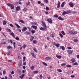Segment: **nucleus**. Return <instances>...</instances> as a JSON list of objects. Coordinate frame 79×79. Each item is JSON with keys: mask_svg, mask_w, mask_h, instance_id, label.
Masks as SVG:
<instances>
[{"mask_svg": "<svg viewBox=\"0 0 79 79\" xmlns=\"http://www.w3.org/2000/svg\"><path fill=\"white\" fill-rule=\"evenodd\" d=\"M53 45H54L55 46H56V47L57 48H58V47H60V44H56V43H55V42H53Z\"/></svg>", "mask_w": 79, "mask_h": 79, "instance_id": "3", "label": "nucleus"}, {"mask_svg": "<svg viewBox=\"0 0 79 79\" xmlns=\"http://www.w3.org/2000/svg\"><path fill=\"white\" fill-rule=\"evenodd\" d=\"M66 14H69V13H70V10H68L66 12Z\"/></svg>", "mask_w": 79, "mask_h": 79, "instance_id": "46", "label": "nucleus"}, {"mask_svg": "<svg viewBox=\"0 0 79 79\" xmlns=\"http://www.w3.org/2000/svg\"><path fill=\"white\" fill-rule=\"evenodd\" d=\"M15 26H17V27H18V28H21V27H20V26H19V25H18V24L16 23H15Z\"/></svg>", "mask_w": 79, "mask_h": 79, "instance_id": "22", "label": "nucleus"}, {"mask_svg": "<svg viewBox=\"0 0 79 79\" xmlns=\"http://www.w3.org/2000/svg\"><path fill=\"white\" fill-rule=\"evenodd\" d=\"M66 14V11H64L62 14L63 15H64Z\"/></svg>", "mask_w": 79, "mask_h": 79, "instance_id": "34", "label": "nucleus"}, {"mask_svg": "<svg viewBox=\"0 0 79 79\" xmlns=\"http://www.w3.org/2000/svg\"><path fill=\"white\" fill-rule=\"evenodd\" d=\"M19 22H20V23H23V24H25V23H24V20H19Z\"/></svg>", "mask_w": 79, "mask_h": 79, "instance_id": "17", "label": "nucleus"}, {"mask_svg": "<svg viewBox=\"0 0 79 79\" xmlns=\"http://www.w3.org/2000/svg\"><path fill=\"white\" fill-rule=\"evenodd\" d=\"M27 30V27H24L23 28V29L22 30V32H24V31H26Z\"/></svg>", "mask_w": 79, "mask_h": 79, "instance_id": "11", "label": "nucleus"}, {"mask_svg": "<svg viewBox=\"0 0 79 79\" xmlns=\"http://www.w3.org/2000/svg\"><path fill=\"white\" fill-rule=\"evenodd\" d=\"M1 44H4V45H6V42H3L1 43Z\"/></svg>", "mask_w": 79, "mask_h": 79, "instance_id": "58", "label": "nucleus"}, {"mask_svg": "<svg viewBox=\"0 0 79 79\" xmlns=\"http://www.w3.org/2000/svg\"><path fill=\"white\" fill-rule=\"evenodd\" d=\"M46 60H50L51 59V57H47L45 58Z\"/></svg>", "mask_w": 79, "mask_h": 79, "instance_id": "40", "label": "nucleus"}, {"mask_svg": "<svg viewBox=\"0 0 79 79\" xmlns=\"http://www.w3.org/2000/svg\"><path fill=\"white\" fill-rule=\"evenodd\" d=\"M24 34H26V35H30V33L27 32V31L25 32Z\"/></svg>", "mask_w": 79, "mask_h": 79, "instance_id": "16", "label": "nucleus"}, {"mask_svg": "<svg viewBox=\"0 0 79 79\" xmlns=\"http://www.w3.org/2000/svg\"><path fill=\"white\" fill-rule=\"evenodd\" d=\"M9 77L11 78V79H13V77H12V76L11 75V74H9Z\"/></svg>", "mask_w": 79, "mask_h": 79, "instance_id": "53", "label": "nucleus"}, {"mask_svg": "<svg viewBox=\"0 0 79 79\" xmlns=\"http://www.w3.org/2000/svg\"><path fill=\"white\" fill-rule=\"evenodd\" d=\"M27 28H28V29L29 30V31H31V27H27Z\"/></svg>", "mask_w": 79, "mask_h": 79, "instance_id": "42", "label": "nucleus"}, {"mask_svg": "<svg viewBox=\"0 0 79 79\" xmlns=\"http://www.w3.org/2000/svg\"><path fill=\"white\" fill-rule=\"evenodd\" d=\"M66 67L67 68H71V67H72V66H71V65H67Z\"/></svg>", "mask_w": 79, "mask_h": 79, "instance_id": "29", "label": "nucleus"}, {"mask_svg": "<svg viewBox=\"0 0 79 79\" xmlns=\"http://www.w3.org/2000/svg\"><path fill=\"white\" fill-rule=\"evenodd\" d=\"M10 35H12V36L14 38H15V34H14V33L13 32H10Z\"/></svg>", "mask_w": 79, "mask_h": 79, "instance_id": "10", "label": "nucleus"}, {"mask_svg": "<svg viewBox=\"0 0 79 79\" xmlns=\"http://www.w3.org/2000/svg\"><path fill=\"white\" fill-rule=\"evenodd\" d=\"M31 24L32 25H37V23H33V22H32L31 23Z\"/></svg>", "mask_w": 79, "mask_h": 79, "instance_id": "31", "label": "nucleus"}, {"mask_svg": "<svg viewBox=\"0 0 79 79\" xmlns=\"http://www.w3.org/2000/svg\"><path fill=\"white\" fill-rule=\"evenodd\" d=\"M59 35L60 36V37L61 38H63V35L62 34H59Z\"/></svg>", "mask_w": 79, "mask_h": 79, "instance_id": "36", "label": "nucleus"}, {"mask_svg": "<svg viewBox=\"0 0 79 79\" xmlns=\"http://www.w3.org/2000/svg\"><path fill=\"white\" fill-rule=\"evenodd\" d=\"M78 41V40H77V39H74L73 40V41L74 42H77Z\"/></svg>", "mask_w": 79, "mask_h": 79, "instance_id": "41", "label": "nucleus"}, {"mask_svg": "<svg viewBox=\"0 0 79 79\" xmlns=\"http://www.w3.org/2000/svg\"><path fill=\"white\" fill-rule=\"evenodd\" d=\"M5 74H6V71H3V75H5Z\"/></svg>", "mask_w": 79, "mask_h": 79, "instance_id": "59", "label": "nucleus"}, {"mask_svg": "<svg viewBox=\"0 0 79 79\" xmlns=\"http://www.w3.org/2000/svg\"><path fill=\"white\" fill-rule=\"evenodd\" d=\"M66 65V64L65 63H64L63 64H61V66H64Z\"/></svg>", "mask_w": 79, "mask_h": 79, "instance_id": "38", "label": "nucleus"}, {"mask_svg": "<svg viewBox=\"0 0 79 79\" xmlns=\"http://www.w3.org/2000/svg\"><path fill=\"white\" fill-rule=\"evenodd\" d=\"M58 19L59 20H64V19L60 17H59L58 18Z\"/></svg>", "mask_w": 79, "mask_h": 79, "instance_id": "23", "label": "nucleus"}, {"mask_svg": "<svg viewBox=\"0 0 79 79\" xmlns=\"http://www.w3.org/2000/svg\"><path fill=\"white\" fill-rule=\"evenodd\" d=\"M67 52L69 55H71L73 52V50H68L67 51Z\"/></svg>", "mask_w": 79, "mask_h": 79, "instance_id": "8", "label": "nucleus"}, {"mask_svg": "<svg viewBox=\"0 0 79 79\" xmlns=\"http://www.w3.org/2000/svg\"><path fill=\"white\" fill-rule=\"evenodd\" d=\"M35 68V67H34V66H32L31 68V70H33V69H34V68Z\"/></svg>", "mask_w": 79, "mask_h": 79, "instance_id": "30", "label": "nucleus"}, {"mask_svg": "<svg viewBox=\"0 0 79 79\" xmlns=\"http://www.w3.org/2000/svg\"><path fill=\"white\" fill-rule=\"evenodd\" d=\"M31 55H32L33 57V58H35V54H34V53H31Z\"/></svg>", "mask_w": 79, "mask_h": 79, "instance_id": "20", "label": "nucleus"}, {"mask_svg": "<svg viewBox=\"0 0 79 79\" xmlns=\"http://www.w3.org/2000/svg\"><path fill=\"white\" fill-rule=\"evenodd\" d=\"M11 48H12V47L11 46H8L7 47V49H8V50H10Z\"/></svg>", "mask_w": 79, "mask_h": 79, "instance_id": "32", "label": "nucleus"}, {"mask_svg": "<svg viewBox=\"0 0 79 79\" xmlns=\"http://www.w3.org/2000/svg\"><path fill=\"white\" fill-rule=\"evenodd\" d=\"M50 36L51 37H52V38H53V37H54V35H53V34L51 35Z\"/></svg>", "mask_w": 79, "mask_h": 79, "instance_id": "57", "label": "nucleus"}, {"mask_svg": "<svg viewBox=\"0 0 79 79\" xmlns=\"http://www.w3.org/2000/svg\"><path fill=\"white\" fill-rule=\"evenodd\" d=\"M68 50H71L72 49V48L71 47H68Z\"/></svg>", "mask_w": 79, "mask_h": 79, "instance_id": "56", "label": "nucleus"}, {"mask_svg": "<svg viewBox=\"0 0 79 79\" xmlns=\"http://www.w3.org/2000/svg\"><path fill=\"white\" fill-rule=\"evenodd\" d=\"M44 2H45L46 3H47L48 2V0H44Z\"/></svg>", "mask_w": 79, "mask_h": 79, "instance_id": "50", "label": "nucleus"}, {"mask_svg": "<svg viewBox=\"0 0 79 79\" xmlns=\"http://www.w3.org/2000/svg\"><path fill=\"white\" fill-rule=\"evenodd\" d=\"M70 61H72V62L73 63H74V62H75V60H71Z\"/></svg>", "mask_w": 79, "mask_h": 79, "instance_id": "51", "label": "nucleus"}, {"mask_svg": "<svg viewBox=\"0 0 79 79\" xmlns=\"http://www.w3.org/2000/svg\"><path fill=\"white\" fill-rule=\"evenodd\" d=\"M61 33L62 34H63L64 35H65V33H64V32L63 31H62L61 32Z\"/></svg>", "mask_w": 79, "mask_h": 79, "instance_id": "45", "label": "nucleus"}, {"mask_svg": "<svg viewBox=\"0 0 79 79\" xmlns=\"http://www.w3.org/2000/svg\"><path fill=\"white\" fill-rule=\"evenodd\" d=\"M42 26L43 27H41L40 29L41 31H47V25H46V24H45V23L44 22L42 21Z\"/></svg>", "mask_w": 79, "mask_h": 79, "instance_id": "1", "label": "nucleus"}, {"mask_svg": "<svg viewBox=\"0 0 79 79\" xmlns=\"http://www.w3.org/2000/svg\"><path fill=\"white\" fill-rule=\"evenodd\" d=\"M23 66H26V62H24L23 63Z\"/></svg>", "mask_w": 79, "mask_h": 79, "instance_id": "55", "label": "nucleus"}, {"mask_svg": "<svg viewBox=\"0 0 79 79\" xmlns=\"http://www.w3.org/2000/svg\"><path fill=\"white\" fill-rule=\"evenodd\" d=\"M10 27H14V26L13 25V24H10Z\"/></svg>", "mask_w": 79, "mask_h": 79, "instance_id": "52", "label": "nucleus"}, {"mask_svg": "<svg viewBox=\"0 0 79 79\" xmlns=\"http://www.w3.org/2000/svg\"><path fill=\"white\" fill-rule=\"evenodd\" d=\"M65 3V2H63L61 5V7H63L64 6V3Z\"/></svg>", "mask_w": 79, "mask_h": 79, "instance_id": "19", "label": "nucleus"}, {"mask_svg": "<svg viewBox=\"0 0 79 79\" xmlns=\"http://www.w3.org/2000/svg\"><path fill=\"white\" fill-rule=\"evenodd\" d=\"M47 21L49 23H50V24H52V23H53V21L51 19H47Z\"/></svg>", "mask_w": 79, "mask_h": 79, "instance_id": "4", "label": "nucleus"}, {"mask_svg": "<svg viewBox=\"0 0 79 79\" xmlns=\"http://www.w3.org/2000/svg\"><path fill=\"white\" fill-rule=\"evenodd\" d=\"M60 49L62 50L63 51H64L65 50V48L63 46H60Z\"/></svg>", "mask_w": 79, "mask_h": 79, "instance_id": "6", "label": "nucleus"}, {"mask_svg": "<svg viewBox=\"0 0 79 79\" xmlns=\"http://www.w3.org/2000/svg\"><path fill=\"white\" fill-rule=\"evenodd\" d=\"M8 6L10 7L11 9H15V5L11 3H9L7 5Z\"/></svg>", "mask_w": 79, "mask_h": 79, "instance_id": "2", "label": "nucleus"}, {"mask_svg": "<svg viewBox=\"0 0 79 79\" xmlns=\"http://www.w3.org/2000/svg\"><path fill=\"white\" fill-rule=\"evenodd\" d=\"M33 50L34 51V52H36V53H37L38 51H37V49H36L35 48H34Z\"/></svg>", "mask_w": 79, "mask_h": 79, "instance_id": "37", "label": "nucleus"}, {"mask_svg": "<svg viewBox=\"0 0 79 79\" xmlns=\"http://www.w3.org/2000/svg\"><path fill=\"white\" fill-rule=\"evenodd\" d=\"M57 71L59 73H61V72H62V70L60 69H57Z\"/></svg>", "mask_w": 79, "mask_h": 79, "instance_id": "33", "label": "nucleus"}, {"mask_svg": "<svg viewBox=\"0 0 79 79\" xmlns=\"http://www.w3.org/2000/svg\"><path fill=\"white\" fill-rule=\"evenodd\" d=\"M24 76H25V74H23L21 76H20L19 77L20 78H21V79H23V78H24Z\"/></svg>", "mask_w": 79, "mask_h": 79, "instance_id": "13", "label": "nucleus"}, {"mask_svg": "<svg viewBox=\"0 0 79 79\" xmlns=\"http://www.w3.org/2000/svg\"><path fill=\"white\" fill-rule=\"evenodd\" d=\"M17 71L18 73H21V71H20V70H19V69H18L17 70Z\"/></svg>", "mask_w": 79, "mask_h": 79, "instance_id": "60", "label": "nucleus"}, {"mask_svg": "<svg viewBox=\"0 0 79 79\" xmlns=\"http://www.w3.org/2000/svg\"><path fill=\"white\" fill-rule=\"evenodd\" d=\"M46 10H49V8L48 7L46 6Z\"/></svg>", "mask_w": 79, "mask_h": 79, "instance_id": "54", "label": "nucleus"}, {"mask_svg": "<svg viewBox=\"0 0 79 79\" xmlns=\"http://www.w3.org/2000/svg\"><path fill=\"white\" fill-rule=\"evenodd\" d=\"M6 30H7V32H11V30L10 29H9V28L7 29Z\"/></svg>", "mask_w": 79, "mask_h": 79, "instance_id": "26", "label": "nucleus"}, {"mask_svg": "<svg viewBox=\"0 0 79 79\" xmlns=\"http://www.w3.org/2000/svg\"><path fill=\"white\" fill-rule=\"evenodd\" d=\"M15 39L16 40H19V38L18 37H15Z\"/></svg>", "mask_w": 79, "mask_h": 79, "instance_id": "44", "label": "nucleus"}, {"mask_svg": "<svg viewBox=\"0 0 79 79\" xmlns=\"http://www.w3.org/2000/svg\"><path fill=\"white\" fill-rule=\"evenodd\" d=\"M58 5H57V8H59L60 7V2L59 1H58Z\"/></svg>", "mask_w": 79, "mask_h": 79, "instance_id": "15", "label": "nucleus"}, {"mask_svg": "<svg viewBox=\"0 0 79 79\" xmlns=\"http://www.w3.org/2000/svg\"><path fill=\"white\" fill-rule=\"evenodd\" d=\"M69 34H70L71 35H74L73 31H69L68 32Z\"/></svg>", "mask_w": 79, "mask_h": 79, "instance_id": "12", "label": "nucleus"}, {"mask_svg": "<svg viewBox=\"0 0 79 79\" xmlns=\"http://www.w3.org/2000/svg\"><path fill=\"white\" fill-rule=\"evenodd\" d=\"M32 27L33 29H35V30L37 29V27L34 26V25H32L31 26V28Z\"/></svg>", "mask_w": 79, "mask_h": 79, "instance_id": "9", "label": "nucleus"}, {"mask_svg": "<svg viewBox=\"0 0 79 79\" xmlns=\"http://www.w3.org/2000/svg\"><path fill=\"white\" fill-rule=\"evenodd\" d=\"M53 16L54 18H58V15H53Z\"/></svg>", "mask_w": 79, "mask_h": 79, "instance_id": "39", "label": "nucleus"}, {"mask_svg": "<svg viewBox=\"0 0 79 79\" xmlns=\"http://www.w3.org/2000/svg\"><path fill=\"white\" fill-rule=\"evenodd\" d=\"M25 72H26V71H25V70H22V73H24Z\"/></svg>", "mask_w": 79, "mask_h": 79, "instance_id": "63", "label": "nucleus"}, {"mask_svg": "<svg viewBox=\"0 0 79 79\" xmlns=\"http://www.w3.org/2000/svg\"><path fill=\"white\" fill-rule=\"evenodd\" d=\"M31 39H30V41H31V42H32V40H34V36H31Z\"/></svg>", "mask_w": 79, "mask_h": 79, "instance_id": "14", "label": "nucleus"}, {"mask_svg": "<svg viewBox=\"0 0 79 79\" xmlns=\"http://www.w3.org/2000/svg\"><path fill=\"white\" fill-rule=\"evenodd\" d=\"M39 73V72L38 71H34L33 72V73Z\"/></svg>", "mask_w": 79, "mask_h": 79, "instance_id": "47", "label": "nucleus"}, {"mask_svg": "<svg viewBox=\"0 0 79 79\" xmlns=\"http://www.w3.org/2000/svg\"><path fill=\"white\" fill-rule=\"evenodd\" d=\"M21 10V7L20 6H17L15 8L16 11H19Z\"/></svg>", "mask_w": 79, "mask_h": 79, "instance_id": "5", "label": "nucleus"}, {"mask_svg": "<svg viewBox=\"0 0 79 79\" xmlns=\"http://www.w3.org/2000/svg\"><path fill=\"white\" fill-rule=\"evenodd\" d=\"M33 42L34 43V44H37V40H33Z\"/></svg>", "mask_w": 79, "mask_h": 79, "instance_id": "24", "label": "nucleus"}, {"mask_svg": "<svg viewBox=\"0 0 79 79\" xmlns=\"http://www.w3.org/2000/svg\"><path fill=\"white\" fill-rule=\"evenodd\" d=\"M56 57H57V58H59V59H61V58L62 56H60L56 55Z\"/></svg>", "mask_w": 79, "mask_h": 79, "instance_id": "18", "label": "nucleus"}, {"mask_svg": "<svg viewBox=\"0 0 79 79\" xmlns=\"http://www.w3.org/2000/svg\"><path fill=\"white\" fill-rule=\"evenodd\" d=\"M70 77H75V76L74 75H71Z\"/></svg>", "mask_w": 79, "mask_h": 79, "instance_id": "64", "label": "nucleus"}, {"mask_svg": "<svg viewBox=\"0 0 79 79\" xmlns=\"http://www.w3.org/2000/svg\"><path fill=\"white\" fill-rule=\"evenodd\" d=\"M43 64H44V66H48V64H47V63L44 62H42Z\"/></svg>", "mask_w": 79, "mask_h": 79, "instance_id": "27", "label": "nucleus"}, {"mask_svg": "<svg viewBox=\"0 0 79 79\" xmlns=\"http://www.w3.org/2000/svg\"><path fill=\"white\" fill-rule=\"evenodd\" d=\"M10 54H11V52H10V51H9L7 53V55H10Z\"/></svg>", "mask_w": 79, "mask_h": 79, "instance_id": "35", "label": "nucleus"}, {"mask_svg": "<svg viewBox=\"0 0 79 79\" xmlns=\"http://www.w3.org/2000/svg\"><path fill=\"white\" fill-rule=\"evenodd\" d=\"M73 65H78L79 64H78V63H73Z\"/></svg>", "mask_w": 79, "mask_h": 79, "instance_id": "49", "label": "nucleus"}, {"mask_svg": "<svg viewBox=\"0 0 79 79\" xmlns=\"http://www.w3.org/2000/svg\"><path fill=\"white\" fill-rule=\"evenodd\" d=\"M7 23L6 21V20H4L3 22V25H6V24Z\"/></svg>", "mask_w": 79, "mask_h": 79, "instance_id": "28", "label": "nucleus"}, {"mask_svg": "<svg viewBox=\"0 0 79 79\" xmlns=\"http://www.w3.org/2000/svg\"><path fill=\"white\" fill-rule=\"evenodd\" d=\"M30 4V2H28L27 3H26L25 5L27 6H29V5Z\"/></svg>", "mask_w": 79, "mask_h": 79, "instance_id": "48", "label": "nucleus"}, {"mask_svg": "<svg viewBox=\"0 0 79 79\" xmlns=\"http://www.w3.org/2000/svg\"><path fill=\"white\" fill-rule=\"evenodd\" d=\"M40 79H42V74L40 75Z\"/></svg>", "mask_w": 79, "mask_h": 79, "instance_id": "61", "label": "nucleus"}, {"mask_svg": "<svg viewBox=\"0 0 79 79\" xmlns=\"http://www.w3.org/2000/svg\"><path fill=\"white\" fill-rule=\"evenodd\" d=\"M69 5L71 7H73L74 6V3L72 2H69Z\"/></svg>", "mask_w": 79, "mask_h": 79, "instance_id": "7", "label": "nucleus"}, {"mask_svg": "<svg viewBox=\"0 0 79 79\" xmlns=\"http://www.w3.org/2000/svg\"><path fill=\"white\" fill-rule=\"evenodd\" d=\"M31 33H32V34H34V33H35V30H31Z\"/></svg>", "mask_w": 79, "mask_h": 79, "instance_id": "43", "label": "nucleus"}, {"mask_svg": "<svg viewBox=\"0 0 79 79\" xmlns=\"http://www.w3.org/2000/svg\"><path fill=\"white\" fill-rule=\"evenodd\" d=\"M73 35H76V34H77V31H73Z\"/></svg>", "mask_w": 79, "mask_h": 79, "instance_id": "25", "label": "nucleus"}, {"mask_svg": "<svg viewBox=\"0 0 79 79\" xmlns=\"http://www.w3.org/2000/svg\"><path fill=\"white\" fill-rule=\"evenodd\" d=\"M23 49H25L26 47H27V45L24 44L23 45Z\"/></svg>", "mask_w": 79, "mask_h": 79, "instance_id": "21", "label": "nucleus"}, {"mask_svg": "<svg viewBox=\"0 0 79 79\" xmlns=\"http://www.w3.org/2000/svg\"><path fill=\"white\" fill-rule=\"evenodd\" d=\"M14 73H15V72H14V71H12L11 72V74H14Z\"/></svg>", "mask_w": 79, "mask_h": 79, "instance_id": "62", "label": "nucleus"}]
</instances>
